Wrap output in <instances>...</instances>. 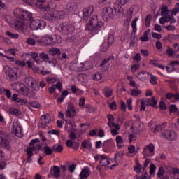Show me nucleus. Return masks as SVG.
Returning <instances> with one entry per match:
<instances>
[{"instance_id": "obj_1", "label": "nucleus", "mask_w": 179, "mask_h": 179, "mask_svg": "<svg viewBox=\"0 0 179 179\" xmlns=\"http://www.w3.org/2000/svg\"><path fill=\"white\" fill-rule=\"evenodd\" d=\"M102 26H104V24L103 22H99L97 16L94 15L90 18V20L87 24V29L90 31H96V30L101 29Z\"/></svg>"}, {"instance_id": "obj_2", "label": "nucleus", "mask_w": 179, "mask_h": 179, "mask_svg": "<svg viewBox=\"0 0 179 179\" xmlns=\"http://www.w3.org/2000/svg\"><path fill=\"white\" fill-rule=\"evenodd\" d=\"M3 71L7 79H8L10 82H13L19 78V73L9 66H4Z\"/></svg>"}, {"instance_id": "obj_3", "label": "nucleus", "mask_w": 179, "mask_h": 179, "mask_svg": "<svg viewBox=\"0 0 179 179\" xmlns=\"http://www.w3.org/2000/svg\"><path fill=\"white\" fill-rule=\"evenodd\" d=\"M45 27V22L43 20H31L30 22V29L31 30H41V29H44Z\"/></svg>"}, {"instance_id": "obj_4", "label": "nucleus", "mask_w": 179, "mask_h": 179, "mask_svg": "<svg viewBox=\"0 0 179 179\" xmlns=\"http://www.w3.org/2000/svg\"><path fill=\"white\" fill-rule=\"evenodd\" d=\"M102 17L103 20H108V19L114 17V10L113 8L110 7L103 8L102 12Z\"/></svg>"}, {"instance_id": "obj_5", "label": "nucleus", "mask_w": 179, "mask_h": 179, "mask_svg": "<svg viewBox=\"0 0 179 179\" xmlns=\"http://www.w3.org/2000/svg\"><path fill=\"white\" fill-rule=\"evenodd\" d=\"M162 135L169 141H174L177 138V134L173 130H166Z\"/></svg>"}, {"instance_id": "obj_6", "label": "nucleus", "mask_w": 179, "mask_h": 179, "mask_svg": "<svg viewBox=\"0 0 179 179\" xmlns=\"http://www.w3.org/2000/svg\"><path fill=\"white\" fill-rule=\"evenodd\" d=\"M58 30L60 33H62V34H69V33H72L73 31V29H72V27L69 25H60L58 27Z\"/></svg>"}, {"instance_id": "obj_7", "label": "nucleus", "mask_w": 179, "mask_h": 179, "mask_svg": "<svg viewBox=\"0 0 179 179\" xmlns=\"http://www.w3.org/2000/svg\"><path fill=\"white\" fill-rule=\"evenodd\" d=\"M134 13V10L129 9L127 14L126 18L124 19V26H129V23H131V20H132V14Z\"/></svg>"}, {"instance_id": "obj_8", "label": "nucleus", "mask_w": 179, "mask_h": 179, "mask_svg": "<svg viewBox=\"0 0 179 179\" xmlns=\"http://www.w3.org/2000/svg\"><path fill=\"white\" fill-rule=\"evenodd\" d=\"M13 134L18 138H22L23 136V129L20 126L13 127Z\"/></svg>"}, {"instance_id": "obj_9", "label": "nucleus", "mask_w": 179, "mask_h": 179, "mask_svg": "<svg viewBox=\"0 0 179 179\" xmlns=\"http://www.w3.org/2000/svg\"><path fill=\"white\" fill-rule=\"evenodd\" d=\"M93 10H94L93 9V6H90L88 8H85L83 10V19H85L86 20L87 19V17H89V16H90V15H92L93 13Z\"/></svg>"}, {"instance_id": "obj_10", "label": "nucleus", "mask_w": 179, "mask_h": 179, "mask_svg": "<svg viewBox=\"0 0 179 179\" xmlns=\"http://www.w3.org/2000/svg\"><path fill=\"white\" fill-rule=\"evenodd\" d=\"M21 19H22V20H29L31 22V20H33V14L27 10H24Z\"/></svg>"}, {"instance_id": "obj_11", "label": "nucleus", "mask_w": 179, "mask_h": 179, "mask_svg": "<svg viewBox=\"0 0 179 179\" xmlns=\"http://www.w3.org/2000/svg\"><path fill=\"white\" fill-rule=\"evenodd\" d=\"M52 173L55 178H59V173H61V169L59 167L55 166L50 169V174H52Z\"/></svg>"}, {"instance_id": "obj_12", "label": "nucleus", "mask_w": 179, "mask_h": 179, "mask_svg": "<svg viewBox=\"0 0 179 179\" xmlns=\"http://www.w3.org/2000/svg\"><path fill=\"white\" fill-rule=\"evenodd\" d=\"M75 108V106L72 103H69L68 105V110L66 112V117L69 118H73L75 117V114L72 113L71 111Z\"/></svg>"}, {"instance_id": "obj_13", "label": "nucleus", "mask_w": 179, "mask_h": 179, "mask_svg": "<svg viewBox=\"0 0 179 179\" xmlns=\"http://www.w3.org/2000/svg\"><path fill=\"white\" fill-rule=\"evenodd\" d=\"M44 2H45V0H38V1H36L35 7L38 8L39 9H43L44 10H47V9H48V7L45 6Z\"/></svg>"}, {"instance_id": "obj_14", "label": "nucleus", "mask_w": 179, "mask_h": 179, "mask_svg": "<svg viewBox=\"0 0 179 179\" xmlns=\"http://www.w3.org/2000/svg\"><path fill=\"white\" fill-rule=\"evenodd\" d=\"M18 93H20V94H23L24 96H28V94H30V89L23 84V86L19 90Z\"/></svg>"}, {"instance_id": "obj_15", "label": "nucleus", "mask_w": 179, "mask_h": 179, "mask_svg": "<svg viewBox=\"0 0 179 179\" xmlns=\"http://www.w3.org/2000/svg\"><path fill=\"white\" fill-rule=\"evenodd\" d=\"M49 55L54 57L55 55H61V50L57 48H52L48 52Z\"/></svg>"}, {"instance_id": "obj_16", "label": "nucleus", "mask_w": 179, "mask_h": 179, "mask_svg": "<svg viewBox=\"0 0 179 179\" xmlns=\"http://www.w3.org/2000/svg\"><path fill=\"white\" fill-rule=\"evenodd\" d=\"M9 113L15 117H20L22 115V112L16 108H10Z\"/></svg>"}, {"instance_id": "obj_17", "label": "nucleus", "mask_w": 179, "mask_h": 179, "mask_svg": "<svg viewBox=\"0 0 179 179\" xmlns=\"http://www.w3.org/2000/svg\"><path fill=\"white\" fill-rule=\"evenodd\" d=\"M51 41H52V37H43L41 39V43L43 44V45H48L49 44H51Z\"/></svg>"}, {"instance_id": "obj_18", "label": "nucleus", "mask_w": 179, "mask_h": 179, "mask_svg": "<svg viewBox=\"0 0 179 179\" xmlns=\"http://www.w3.org/2000/svg\"><path fill=\"white\" fill-rule=\"evenodd\" d=\"M11 86L13 90H16L17 93H19V90H20L22 89V87L23 86V83L17 82V83H13Z\"/></svg>"}, {"instance_id": "obj_19", "label": "nucleus", "mask_w": 179, "mask_h": 179, "mask_svg": "<svg viewBox=\"0 0 179 179\" xmlns=\"http://www.w3.org/2000/svg\"><path fill=\"white\" fill-rule=\"evenodd\" d=\"M23 12H24V10L22 8H17L14 10V15L16 17L22 19V17L23 16Z\"/></svg>"}, {"instance_id": "obj_20", "label": "nucleus", "mask_w": 179, "mask_h": 179, "mask_svg": "<svg viewBox=\"0 0 179 179\" xmlns=\"http://www.w3.org/2000/svg\"><path fill=\"white\" fill-rule=\"evenodd\" d=\"M67 6H68V10L71 13H73L75 12V10H76V9H78V4H76V3H70L68 4Z\"/></svg>"}, {"instance_id": "obj_21", "label": "nucleus", "mask_w": 179, "mask_h": 179, "mask_svg": "<svg viewBox=\"0 0 179 179\" xmlns=\"http://www.w3.org/2000/svg\"><path fill=\"white\" fill-rule=\"evenodd\" d=\"M63 149H64V147H62V145L55 144L52 146V150H53V152H56V153H61V152H62Z\"/></svg>"}, {"instance_id": "obj_22", "label": "nucleus", "mask_w": 179, "mask_h": 179, "mask_svg": "<svg viewBox=\"0 0 179 179\" xmlns=\"http://www.w3.org/2000/svg\"><path fill=\"white\" fill-rule=\"evenodd\" d=\"M53 14V17H55V19H64L65 17V12L63 10H59L56 12L57 15H54Z\"/></svg>"}, {"instance_id": "obj_23", "label": "nucleus", "mask_w": 179, "mask_h": 179, "mask_svg": "<svg viewBox=\"0 0 179 179\" xmlns=\"http://www.w3.org/2000/svg\"><path fill=\"white\" fill-rule=\"evenodd\" d=\"M1 145L3 148L6 149H9L10 147L9 146V141L6 138H1Z\"/></svg>"}, {"instance_id": "obj_24", "label": "nucleus", "mask_w": 179, "mask_h": 179, "mask_svg": "<svg viewBox=\"0 0 179 179\" xmlns=\"http://www.w3.org/2000/svg\"><path fill=\"white\" fill-rule=\"evenodd\" d=\"M29 87H31L32 90H34L35 92H38V90H40V84H38V81L35 80L32 85Z\"/></svg>"}, {"instance_id": "obj_25", "label": "nucleus", "mask_w": 179, "mask_h": 179, "mask_svg": "<svg viewBox=\"0 0 179 179\" xmlns=\"http://www.w3.org/2000/svg\"><path fill=\"white\" fill-rule=\"evenodd\" d=\"M81 146L83 149H87V148H92V143H90V140L83 141L81 143Z\"/></svg>"}, {"instance_id": "obj_26", "label": "nucleus", "mask_w": 179, "mask_h": 179, "mask_svg": "<svg viewBox=\"0 0 179 179\" xmlns=\"http://www.w3.org/2000/svg\"><path fill=\"white\" fill-rule=\"evenodd\" d=\"M68 94H69V92H68V90H64L62 92V96L57 99V101L59 103H62V101H64V99H65V97H66V96H68Z\"/></svg>"}, {"instance_id": "obj_27", "label": "nucleus", "mask_w": 179, "mask_h": 179, "mask_svg": "<svg viewBox=\"0 0 179 179\" xmlns=\"http://www.w3.org/2000/svg\"><path fill=\"white\" fill-rule=\"evenodd\" d=\"M36 80L34 78H33L32 77H27L25 78V83L26 85H27V86L29 87H31V86L32 85L33 83Z\"/></svg>"}, {"instance_id": "obj_28", "label": "nucleus", "mask_w": 179, "mask_h": 179, "mask_svg": "<svg viewBox=\"0 0 179 179\" xmlns=\"http://www.w3.org/2000/svg\"><path fill=\"white\" fill-rule=\"evenodd\" d=\"M108 162V159H107V157H106V155L101 156V160H100L99 163L101 166H107Z\"/></svg>"}, {"instance_id": "obj_29", "label": "nucleus", "mask_w": 179, "mask_h": 179, "mask_svg": "<svg viewBox=\"0 0 179 179\" xmlns=\"http://www.w3.org/2000/svg\"><path fill=\"white\" fill-rule=\"evenodd\" d=\"M43 150H44L45 155H47L48 156L51 155L52 154V152H54V150H52V148H50V146H48V145L45 146L43 148Z\"/></svg>"}, {"instance_id": "obj_30", "label": "nucleus", "mask_w": 179, "mask_h": 179, "mask_svg": "<svg viewBox=\"0 0 179 179\" xmlns=\"http://www.w3.org/2000/svg\"><path fill=\"white\" fill-rule=\"evenodd\" d=\"M168 41L171 43H173V41H176V40H178L179 38L178 35H174V34H169L168 35Z\"/></svg>"}, {"instance_id": "obj_31", "label": "nucleus", "mask_w": 179, "mask_h": 179, "mask_svg": "<svg viewBox=\"0 0 179 179\" xmlns=\"http://www.w3.org/2000/svg\"><path fill=\"white\" fill-rule=\"evenodd\" d=\"M108 125L109 127V128H113V126L111 125V124H113V122H114V116L111 114L108 115Z\"/></svg>"}, {"instance_id": "obj_32", "label": "nucleus", "mask_w": 179, "mask_h": 179, "mask_svg": "<svg viewBox=\"0 0 179 179\" xmlns=\"http://www.w3.org/2000/svg\"><path fill=\"white\" fill-rule=\"evenodd\" d=\"M150 83L151 85H157V77L156 76H153V74H150Z\"/></svg>"}, {"instance_id": "obj_33", "label": "nucleus", "mask_w": 179, "mask_h": 179, "mask_svg": "<svg viewBox=\"0 0 179 179\" xmlns=\"http://www.w3.org/2000/svg\"><path fill=\"white\" fill-rule=\"evenodd\" d=\"M112 95H113V89L106 87L105 88V96L108 98V97H111Z\"/></svg>"}, {"instance_id": "obj_34", "label": "nucleus", "mask_w": 179, "mask_h": 179, "mask_svg": "<svg viewBox=\"0 0 179 179\" xmlns=\"http://www.w3.org/2000/svg\"><path fill=\"white\" fill-rule=\"evenodd\" d=\"M31 57L36 62V64H40V58H38V53L31 52Z\"/></svg>"}, {"instance_id": "obj_35", "label": "nucleus", "mask_w": 179, "mask_h": 179, "mask_svg": "<svg viewBox=\"0 0 179 179\" xmlns=\"http://www.w3.org/2000/svg\"><path fill=\"white\" fill-rule=\"evenodd\" d=\"M39 57L43 61H50V56L45 52H42L39 55Z\"/></svg>"}, {"instance_id": "obj_36", "label": "nucleus", "mask_w": 179, "mask_h": 179, "mask_svg": "<svg viewBox=\"0 0 179 179\" xmlns=\"http://www.w3.org/2000/svg\"><path fill=\"white\" fill-rule=\"evenodd\" d=\"M152 22V15L148 14L146 17H145V26L147 27H149L150 26V23Z\"/></svg>"}, {"instance_id": "obj_37", "label": "nucleus", "mask_w": 179, "mask_h": 179, "mask_svg": "<svg viewBox=\"0 0 179 179\" xmlns=\"http://www.w3.org/2000/svg\"><path fill=\"white\" fill-rule=\"evenodd\" d=\"M134 171L137 174H141L142 171V165H141L139 163H136V165L134 166Z\"/></svg>"}, {"instance_id": "obj_38", "label": "nucleus", "mask_w": 179, "mask_h": 179, "mask_svg": "<svg viewBox=\"0 0 179 179\" xmlns=\"http://www.w3.org/2000/svg\"><path fill=\"white\" fill-rule=\"evenodd\" d=\"M169 14V7L167 6H164L162 8L161 15L162 16H166V15Z\"/></svg>"}, {"instance_id": "obj_39", "label": "nucleus", "mask_w": 179, "mask_h": 179, "mask_svg": "<svg viewBox=\"0 0 179 179\" xmlns=\"http://www.w3.org/2000/svg\"><path fill=\"white\" fill-rule=\"evenodd\" d=\"M44 120H45V117H41V120L39 122L40 128H45V127H47V124L45 123V121Z\"/></svg>"}, {"instance_id": "obj_40", "label": "nucleus", "mask_w": 179, "mask_h": 179, "mask_svg": "<svg viewBox=\"0 0 179 179\" xmlns=\"http://www.w3.org/2000/svg\"><path fill=\"white\" fill-rule=\"evenodd\" d=\"M116 142L117 145L119 148H122V143H124V140L122 139V137L121 136H117L116 137Z\"/></svg>"}, {"instance_id": "obj_41", "label": "nucleus", "mask_w": 179, "mask_h": 179, "mask_svg": "<svg viewBox=\"0 0 179 179\" xmlns=\"http://www.w3.org/2000/svg\"><path fill=\"white\" fill-rule=\"evenodd\" d=\"M115 12L117 15H124V8L119 6L115 8Z\"/></svg>"}, {"instance_id": "obj_42", "label": "nucleus", "mask_w": 179, "mask_h": 179, "mask_svg": "<svg viewBox=\"0 0 179 179\" xmlns=\"http://www.w3.org/2000/svg\"><path fill=\"white\" fill-rule=\"evenodd\" d=\"M142 94V92L140 90H135V89H133L131 92V95L134 96L135 97H136V96H139V94Z\"/></svg>"}, {"instance_id": "obj_43", "label": "nucleus", "mask_w": 179, "mask_h": 179, "mask_svg": "<svg viewBox=\"0 0 179 179\" xmlns=\"http://www.w3.org/2000/svg\"><path fill=\"white\" fill-rule=\"evenodd\" d=\"M150 106H152L154 108H157V100L155 99V96H152L151 99V103H150Z\"/></svg>"}, {"instance_id": "obj_44", "label": "nucleus", "mask_w": 179, "mask_h": 179, "mask_svg": "<svg viewBox=\"0 0 179 179\" xmlns=\"http://www.w3.org/2000/svg\"><path fill=\"white\" fill-rule=\"evenodd\" d=\"M6 34L10 37V38H18V34H12L10 31H6Z\"/></svg>"}, {"instance_id": "obj_45", "label": "nucleus", "mask_w": 179, "mask_h": 179, "mask_svg": "<svg viewBox=\"0 0 179 179\" xmlns=\"http://www.w3.org/2000/svg\"><path fill=\"white\" fill-rule=\"evenodd\" d=\"M163 176H164V168H163L162 166H161L159 169L158 173H157V177L159 178H162V177H163Z\"/></svg>"}, {"instance_id": "obj_46", "label": "nucleus", "mask_w": 179, "mask_h": 179, "mask_svg": "<svg viewBox=\"0 0 179 179\" xmlns=\"http://www.w3.org/2000/svg\"><path fill=\"white\" fill-rule=\"evenodd\" d=\"M146 149H149V150H150V152H151V153H152V154L155 153V145H153L152 143H151L149 145L144 148V151L146 150Z\"/></svg>"}, {"instance_id": "obj_47", "label": "nucleus", "mask_w": 179, "mask_h": 179, "mask_svg": "<svg viewBox=\"0 0 179 179\" xmlns=\"http://www.w3.org/2000/svg\"><path fill=\"white\" fill-rule=\"evenodd\" d=\"M113 43H114V35H110L108 38V46L113 45Z\"/></svg>"}, {"instance_id": "obj_48", "label": "nucleus", "mask_w": 179, "mask_h": 179, "mask_svg": "<svg viewBox=\"0 0 179 179\" xmlns=\"http://www.w3.org/2000/svg\"><path fill=\"white\" fill-rule=\"evenodd\" d=\"M24 2L27 3L29 6L36 7V2L34 1V0H22Z\"/></svg>"}, {"instance_id": "obj_49", "label": "nucleus", "mask_w": 179, "mask_h": 179, "mask_svg": "<svg viewBox=\"0 0 179 179\" xmlns=\"http://www.w3.org/2000/svg\"><path fill=\"white\" fill-rule=\"evenodd\" d=\"M136 22H138V17H136L131 22V27L134 33H136Z\"/></svg>"}, {"instance_id": "obj_50", "label": "nucleus", "mask_w": 179, "mask_h": 179, "mask_svg": "<svg viewBox=\"0 0 179 179\" xmlns=\"http://www.w3.org/2000/svg\"><path fill=\"white\" fill-rule=\"evenodd\" d=\"M41 117H45V120H43L45 121V122L48 124H50V122H51V116H50V115L47 114V115H43Z\"/></svg>"}, {"instance_id": "obj_51", "label": "nucleus", "mask_w": 179, "mask_h": 179, "mask_svg": "<svg viewBox=\"0 0 179 179\" xmlns=\"http://www.w3.org/2000/svg\"><path fill=\"white\" fill-rule=\"evenodd\" d=\"M3 92H5L7 99H12V92H10V90L4 89Z\"/></svg>"}, {"instance_id": "obj_52", "label": "nucleus", "mask_w": 179, "mask_h": 179, "mask_svg": "<svg viewBox=\"0 0 179 179\" xmlns=\"http://www.w3.org/2000/svg\"><path fill=\"white\" fill-rule=\"evenodd\" d=\"M52 86L55 87V89H58L59 92L62 90V83H61L59 81H58L56 84H54Z\"/></svg>"}, {"instance_id": "obj_53", "label": "nucleus", "mask_w": 179, "mask_h": 179, "mask_svg": "<svg viewBox=\"0 0 179 179\" xmlns=\"http://www.w3.org/2000/svg\"><path fill=\"white\" fill-rule=\"evenodd\" d=\"M155 171H156V165H155V164H152L150 166V174L151 176H153V174H155Z\"/></svg>"}, {"instance_id": "obj_54", "label": "nucleus", "mask_w": 179, "mask_h": 179, "mask_svg": "<svg viewBox=\"0 0 179 179\" xmlns=\"http://www.w3.org/2000/svg\"><path fill=\"white\" fill-rule=\"evenodd\" d=\"M166 52L169 57H173V55H176V51L173 50V49H171L170 47L168 48Z\"/></svg>"}, {"instance_id": "obj_55", "label": "nucleus", "mask_w": 179, "mask_h": 179, "mask_svg": "<svg viewBox=\"0 0 179 179\" xmlns=\"http://www.w3.org/2000/svg\"><path fill=\"white\" fill-rule=\"evenodd\" d=\"M169 111L171 113H176L177 111V106L176 105H171L168 107Z\"/></svg>"}, {"instance_id": "obj_56", "label": "nucleus", "mask_w": 179, "mask_h": 179, "mask_svg": "<svg viewBox=\"0 0 179 179\" xmlns=\"http://www.w3.org/2000/svg\"><path fill=\"white\" fill-rule=\"evenodd\" d=\"M30 106L34 108H40L41 106L37 101L30 102Z\"/></svg>"}, {"instance_id": "obj_57", "label": "nucleus", "mask_w": 179, "mask_h": 179, "mask_svg": "<svg viewBox=\"0 0 179 179\" xmlns=\"http://www.w3.org/2000/svg\"><path fill=\"white\" fill-rule=\"evenodd\" d=\"M16 65H18V66H22V68L26 66V62L20 60H16L15 61Z\"/></svg>"}, {"instance_id": "obj_58", "label": "nucleus", "mask_w": 179, "mask_h": 179, "mask_svg": "<svg viewBox=\"0 0 179 179\" xmlns=\"http://www.w3.org/2000/svg\"><path fill=\"white\" fill-rule=\"evenodd\" d=\"M48 8H50V9H51V10H55V9H57V3H49V4H48Z\"/></svg>"}, {"instance_id": "obj_59", "label": "nucleus", "mask_w": 179, "mask_h": 179, "mask_svg": "<svg viewBox=\"0 0 179 179\" xmlns=\"http://www.w3.org/2000/svg\"><path fill=\"white\" fill-rule=\"evenodd\" d=\"M46 80L48 82V83H54L58 80V78H47Z\"/></svg>"}, {"instance_id": "obj_60", "label": "nucleus", "mask_w": 179, "mask_h": 179, "mask_svg": "<svg viewBox=\"0 0 179 179\" xmlns=\"http://www.w3.org/2000/svg\"><path fill=\"white\" fill-rule=\"evenodd\" d=\"M153 38H156L157 40H160L162 38V34H157L156 32H152Z\"/></svg>"}, {"instance_id": "obj_61", "label": "nucleus", "mask_w": 179, "mask_h": 179, "mask_svg": "<svg viewBox=\"0 0 179 179\" xmlns=\"http://www.w3.org/2000/svg\"><path fill=\"white\" fill-rule=\"evenodd\" d=\"M127 104L128 109L130 110H132V99H127Z\"/></svg>"}, {"instance_id": "obj_62", "label": "nucleus", "mask_w": 179, "mask_h": 179, "mask_svg": "<svg viewBox=\"0 0 179 179\" xmlns=\"http://www.w3.org/2000/svg\"><path fill=\"white\" fill-rule=\"evenodd\" d=\"M27 155L29 157H33V151L31 150V147H28L27 148Z\"/></svg>"}, {"instance_id": "obj_63", "label": "nucleus", "mask_w": 179, "mask_h": 179, "mask_svg": "<svg viewBox=\"0 0 179 179\" xmlns=\"http://www.w3.org/2000/svg\"><path fill=\"white\" fill-rule=\"evenodd\" d=\"M159 108L161 110H167V106H166V103L164 101L159 102Z\"/></svg>"}, {"instance_id": "obj_64", "label": "nucleus", "mask_w": 179, "mask_h": 179, "mask_svg": "<svg viewBox=\"0 0 179 179\" xmlns=\"http://www.w3.org/2000/svg\"><path fill=\"white\" fill-rule=\"evenodd\" d=\"M93 79H94V80H100V79H101V73H96L94 75Z\"/></svg>"}]
</instances>
